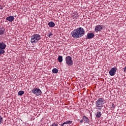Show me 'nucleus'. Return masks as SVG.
I'll list each match as a JSON object with an SVG mask.
<instances>
[{
  "mask_svg": "<svg viewBox=\"0 0 126 126\" xmlns=\"http://www.w3.org/2000/svg\"><path fill=\"white\" fill-rule=\"evenodd\" d=\"M6 48V45L3 42H1L0 43V56L2 55V54H4L5 51H4V49Z\"/></svg>",
  "mask_w": 126,
  "mask_h": 126,
  "instance_id": "nucleus-5",
  "label": "nucleus"
},
{
  "mask_svg": "<svg viewBox=\"0 0 126 126\" xmlns=\"http://www.w3.org/2000/svg\"><path fill=\"white\" fill-rule=\"evenodd\" d=\"M3 120H2V117L1 116H0V125L1 124H2Z\"/></svg>",
  "mask_w": 126,
  "mask_h": 126,
  "instance_id": "nucleus-21",
  "label": "nucleus"
},
{
  "mask_svg": "<svg viewBox=\"0 0 126 126\" xmlns=\"http://www.w3.org/2000/svg\"><path fill=\"white\" fill-rule=\"evenodd\" d=\"M72 123V121H66L65 122L63 123L64 125H71V124Z\"/></svg>",
  "mask_w": 126,
  "mask_h": 126,
  "instance_id": "nucleus-16",
  "label": "nucleus"
},
{
  "mask_svg": "<svg viewBox=\"0 0 126 126\" xmlns=\"http://www.w3.org/2000/svg\"><path fill=\"white\" fill-rule=\"evenodd\" d=\"M84 34H85V31L82 28L76 29L71 32L72 37L76 39L81 38Z\"/></svg>",
  "mask_w": 126,
  "mask_h": 126,
  "instance_id": "nucleus-1",
  "label": "nucleus"
},
{
  "mask_svg": "<svg viewBox=\"0 0 126 126\" xmlns=\"http://www.w3.org/2000/svg\"><path fill=\"white\" fill-rule=\"evenodd\" d=\"M64 125H65V124H64L63 123V124H61V126H64Z\"/></svg>",
  "mask_w": 126,
  "mask_h": 126,
  "instance_id": "nucleus-23",
  "label": "nucleus"
},
{
  "mask_svg": "<svg viewBox=\"0 0 126 126\" xmlns=\"http://www.w3.org/2000/svg\"><path fill=\"white\" fill-rule=\"evenodd\" d=\"M6 19L10 22H12V21L14 20V17L13 16H10L9 17H7Z\"/></svg>",
  "mask_w": 126,
  "mask_h": 126,
  "instance_id": "nucleus-9",
  "label": "nucleus"
},
{
  "mask_svg": "<svg viewBox=\"0 0 126 126\" xmlns=\"http://www.w3.org/2000/svg\"><path fill=\"white\" fill-rule=\"evenodd\" d=\"M65 63L68 66H71L73 64V61H72V58L70 56H67L65 57Z\"/></svg>",
  "mask_w": 126,
  "mask_h": 126,
  "instance_id": "nucleus-4",
  "label": "nucleus"
},
{
  "mask_svg": "<svg viewBox=\"0 0 126 126\" xmlns=\"http://www.w3.org/2000/svg\"><path fill=\"white\" fill-rule=\"evenodd\" d=\"M55 23L53 22H49L48 23V26H49V27H55Z\"/></svg>",
  "mask_w": 126,
  "mask_h": 126,
  "instance_id": "nucleus-12",
  "label": "nucleus"
},
{
  "mask_svg": "<svg viewBox=\"0 0 126 126\" xmlns=\"http://www.w3.org/2000/svg\"><path fill=\"white\" fill-rule=\"evenodd\" d=\"M31 42L32 44H35L41 39V36L39 34H34L31 37Z\"/></svg>",
  "mask_w": 126,
  "mask_h": 126,
  "instance_id": "nucleus-3",
  "label": "nucleus"
},
{
  "mask_svg": "<svg viewBox=\"0 0 126 126\" xmlns=\"http://www.w3.org/2000/svg\"><path fill=\"white\" fill-rule=\"evenodd\" d=\"M52 72L53 73H58V72H59V70H58V69L55 68L53 69Z\"/></svg>",
  "mask_w": 126,
  "mask_h": 126,
  "instance_id": "nucleus-19",
  "label": "nucleus"
},
{
  "mask_svg": "<svg viewBox=\"0 0 126 126\" xmlns=\"http://www.w3.org/2000/svg\"><path fill=\"white\" fill-rule=\"evenodd\" d=\"M103 29V26L102 25H98L95 26L94 31L95 32H99V31H101Z\"/></svg>",
  "mask_w": 126,
  "mask_h": 126,
  "instance_id": "nucleus-8",
  "label": "nucleus"
},
{
  "mask_svg": "<svg viewBox=\"0 0 126 126\" xmlns=\"http://www.w3.org/2000/svg\"><path fill=\"white\" fill-rule=\"evenodd\" d=\"M97 111L98 112H97L95 114V116L96 118H101V116H102V114H101V112L100 111Z\"/></svg>",
  "mask_w": 126,
  "mask_h": 126,
  "instance_id": "nucleus-13",
  "label": "nucleus"
},
{
  "mask_svg": "<svg viewBox=\"0 0 126 126\" xmlns=\"http://www.w3.org/2000/svg\"><path fill=\"white\" fill-rule=\"evenodd\" d=\"M47 36L49 38H52V37H53V33H52V32H48L47 33Z\"/></svg>",
  "mask_w": 126,
  "mask_h": 126,
  "instance_id": "nucleus-20",
  "label": "nucleus"
},
{
  "mask_svg": "<svg viewBox=\"0 0 126 126\" xmlns=\"http://www.w3.org/2000/svg\"><path fill=\"white\" fill-rule=\"evenodd\" d=\"M105 104V100L104 98H99L95 102V109L96 111H103L104 105Z\"/></svg>",
  "mask_w": 126,
  "mask_h": 126,
  "instance_id": "nucleus-2",
  "label": "nucleus"
},
{
  "mask_svg": "<svg viewBox=\"0 0 126 126\" xmlns=\"http://www.w3.org/2000/svg\"><path fill=\"white\" fill-rule=\"evenodd\" d=\"M23 94H24V91H20L18 93V94L19 96H22V95H23Z\"/></svg>",
  "mask_w": 126,
  "mask_h": 126,
  "instance_id": "nucleus-18",
  "label": "nucleus"
},
{
  "mask_svg": "<svg viewBox=\"0 0 126 126\" xmlns=\"http://www.w3.org/2000/svg\"><path fill=\"white\" fill-rule=\"evenodd\" d=\"M32 93L36 96H40V95H41V93H42V92L41 91V90L38 88H34L32 90Z\"/></svg>",
  "mask_w": 126,
  "mask_h": 126,
  "instance_id": "nucleus-6",
  "label": "nucleus"
},
{
  "mask_svg": "<svg viewBox=\"0 0 126 126\" xmlns=\"http://www.w3.org/2000/svg\"><path fill=\"white\" fill-rule=\"evenodd\" d=\"M63 56H59L58 57V62L59 63H62L63 62Z\"/></svg>",
  "mask_w": 126,
  "mask_h": 126,
  "instance_id": "nucleus-15",
  "label": "nucleus"
},
{
  "mask_svg": "<svg viewBox=\"0 0 126 126\" xmlns=\"http://www.w3.org/2000/svg\"><path fill=\"white\" fill-rule=\"evenodd\" d=\"M73 18H75V19H77L78 18V14L77 13H75L73 15Z\"/></svg>",
  "mask_w": 126,
  "mask_h": 126,
  "instance_id": "nucleus-17",
  "label": "nucleus"
},
{
  "mask_svg": "<svg viewBox=\"0 0 126 126\" xmlns=\"http://www.w3.org/2000/svg\"><path fill=\"white\" fill-rule=\"evenodd\" d=\"M94 37V33H88L87 35V38L88 39H92Z\"/></svg>",
  "mask_w": 126,
  "mask_h": 126,
  "instance_id": "nucleus-10",
  "label": "nucleus"
},
{
  "mask_svg": "<svg viewBox=\"0 0 126 126\" xmlns=\"http://www.w3.org/2000/svg\"><path fill=\"white\" fill-rule=\"evenodd\" d=\"M117 72V68L113 67L112 68L109 72V73L111 76H114L116 74Z\"/></svg>",
  "mask_w": 126,
  "mask_h": 126,
  "instance_id": "nucleus-7",
  "label": "nucleus"
},
{
  "mask_svg": "<svg viewBox=\"0 0 126 126\" xmlns=\"http://www.w3.org/2000/svg\"><path fill=\"white\" fill-rule=\"evenodd\" d=\"M80 124H82V123H83V120H81V121H80Z\"/></svg>",
  "mask_w": 126,
  "mask_h": 126,
  "instance_id": "nucleus-22",
  "label": "nucleus"
},
{
  "mask_svg": "<svg viewBox=\"0 0 126 126\" xmlns=\"http://www.w3.org/2000/svg\"><path fill=\"white\" fill-rule=\"evenodd\" d=\"M4 31H5V30L4 29V28L0 29V35H2V34H4Z\"/></svg>",
  "mask_w": 126,
  "mask_h": 126,
  "instance_id": "nucleus-14",
  "label": "nucleus"
},
{
  "mask_svg": "<svg viewBox=\"0 0 126 126\" xmlns=\"http://www.w3.org/2000/svg\"><path fill=\"white\" fill-rule=\"evenodd\" d=\"M83 120L87 124H89V119L86 116H84L83 117Z\"/></svg>",
  "mask_w": 126,
  "mask_h": 126,
  "instance_id": "nucleus-11",
  "label": "nucleus"
}]
</instances>
